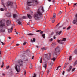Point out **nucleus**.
Returning a JSON list of instances; mask_svg holds the SVG:
<instances>
[{"label": "nucleus", "instance_id": "f257e3e1", "mask_svg": "<svg viewBox=\"0 0 77 77\" xmlns=\"http://www.w3.org/2000/svg\"><path fill=\"white\" fill-rule=\"evenodd\" d=\"M44 8L42 6H41L38 9L36 13L34 14V17L35 20H39L41 17V16H42L43 14L42 13L44 12Z\"/></svg>", "mask_w": 77, "mask_h": 77}, {"label": "nucleus", "instance_id": "f03ea898", "mask_svg": "<svg viewBox=\"0 0 77 77\" xmlns=\"http://www.w3.org/2000/svg\"><path fill=\"white\" fill-rule=\"evenodd\" d=\"M18 65H16L15 67V69L17 72H19L20 71V66H23V61L21 60H19L18 61Z\"/></svg>", "mask_w": 77, "mask_h": 77}, {"label": "nucleus", "instance_id": "7ed1b4c3", "mask_svg": "<svg viewBox=\"0 0 77 77\" xmlns=\"http://www.w3.org/2000/svg\"><path fill=\"white\" fill-rule=\"evenodd\" d=\"M27 3L28 6H32L35 5L36 4H38L39 2L37 0H27Z\"/></svg>", "mask_w": 77, "mask_h": 77}, {"label": "nucleus", "instance_id": "20e7f679", "mask_svg": "<svg viewBox=\"0 0 77 77\" xmlns=\"http://www.w3.org/2000/svg\"><path fill=\"white\" fill-rule=\"evenodd\" d=\"M60 48L59 46H57L55 49V50L54 51V56H55V55H57L58 53L60 52Z\"/></svg>", "mask_w": 77, "mask_h": 77}, {"label": "nucleus", "instance_id": "39448f33", "mask_svg": "<svg viewBox=\"0 0 77 77\" xmlns=\"http://www.w3.org/2000/svg\"><path fill=\"white\" fill-rule=\"evenodd\" d=\"M47 62H45L44 64L43 65V68L42 69V71L41 73L42 76L44 75V72L45 71L46 68H47Z\"/></svg>", "mask_w": 77, "mask_h": 77}, {"label": "nucleus", "instance_id": "423d86ee", "mask_svg": "<svg viewBox=\"0 0 77 77\" xmlns=\"http://www.w3.org/2000/svg\"><path fill=\"white\" fill-rule=\"evenodd\" d=\"M51 53L47 54L45 55V57L46 59H47V60H50V58H51Z\"/></svg>", "mask_w": 77, "mask_h": 77}, {"label": "nucleus", "instance_id": "0eeeda50", "mask_svg": "<svg viewBox=\"0 0 77 77\" xmlns=\"http://www.w3.org/2000/svg\"><path fill=\"white\" fill-rule=\"evenodd\" d=\"M4 27H5V23L3 22V20L0 21V27L3 28Z\"/></svg>", "mask_w": 77, "mask_h": 77}, {"label": "nucleus", "instance_id": "6e6552de", "mask_svg": "<svg viewBox=\"0 0 77 77\" xmlns=\"http://www.w3.org/2000/svg\"><path fill=\"white\" fill-rule=\"evenodd\" d=\"M13 5V2L11 1H8L6 3V5L7 6H12Z\"/></svg>", "mask_w": 77, "mask_h": 77}, {"label": "nucleus", "instance_id": "1a4fd4ad", "mask_svg": "<svg viewBox=\"0 0 77 77\" xmlns=\"http://www.w3.org/2000/svg\"><path fill=\"white\" fill-rule=\"evenodd\" d=\"M66 40V39L65 38H63L62 40H58L57 41L58 43H60V44H63V42L62 41H65Z\"/></svg>", "mask_w": 77, "mask_h": 77}, {"label": "nucleus", "instance_id": "9d476101", "mask_svg": "<svg viewBox=\"0 0 77 77\" xmlns=\"http://www.w3.org/2000/svg\"><path fill=\"white\" fill-rule=\"evenodd\" d=\"M52 68V66H48V70L47 71V74H49V72H50V71L51 70V69Z\"/></svg>", "mask_w": 77, "mask_h": 77}, {"label": "nucleus", "instance_id": "9b49d317", "mask_svg": "<svg viewBox=\"0 0 77 77\" xmlns=\"http://www.w3.org/2000/svg\"><path fill=\"white\" fill-rule=\"evenodd\" d=\"M22 19L21 18H20L16 20V21H18V24H19V25H21V23H22V22H21V20Z\"/></svg>", "mask_w": 77, "mask_h": 77}, {"label": "nucleus", "instance_id": "f8f14e48", "mask_svg": "<svg viewBox=\"0 0 77 77\" xmlns=\"http://www.w3.org/2000/svg\"><path fill=\"white\" fill-rule=\"evenodd\" d=\"M75 17L76 18H75L74 19V20L73 21V24H76V23H77V14H76Z\"/></svg>", "mask_w": 77, "mask_h": 77}, {"label": "nucleus", "instance_id": "ddd939ff", "mask_svg": "<svg viewBox=\"0 0 77 77\" xmlns=\"http://www.w3.org/2000/svg\"><path fill=\"white\" fill-rule=\"evenodd\" d=\"M0 32L1 33H4L5 32V29L3 28L0 29Z\"/></svg>", "mask_w": 77, "mask_h": 77}, {"label": "nucleus", "instance_id": "4468645a", "mask_svg": "<svg viewBox=\"0 0 77 77\" xmlns=\"http://www.w3.org/2000/svg\"><path fill=\"white\" fill-rule=\"evenodd\" d=\"M13 29V27H11V29H8L9 33H10V32H12Z\"/></svg>", "mask_w": 77, "mask_h": 77}, {"label": "nucleus", "instance_id": "2eb2a0df", "mask_svg": "<svg viewBox=\"0 0 77 77\" xmlns=\"http://www.w3.org/2000/svg\"><path fill=\"white\" fill-rule=\"evenodd\" d=\"M6 24L8 26H9V25L11 24V21L7 20L6 22Z\"/></svg>", "mask_w": 77, "mask_h": 77}, {"label": "nucleus", "instance_id": "dca6fc26", "mask_svg": "<svg viewBox=\"0 0 77 77\" xmlns=\"http://www.w3.org/2000/svg\"><path fill=\"white\" fill-rule=\"evenodd\" d=\"M62 31H57L56 32V34L57 35H60L61 33H62Z\"/></svg>", "mask_w": 77, "mask_h": 77}, {"label": "nucleus", "instance_id": "f3484780", "mask_svg": "<svg viewBox=\"0 0 77 77\" xmlns=\"http://www.w3.org/2000/svg\"><path fill=\"white\" fill-rule=\"evenodd\" d=\"M27 15L28 18H29V19H31L32 16L31 15H30V14H27Z\"/></svg>", "mask_w": 77, "mask_h": 77}, {"label": "nucleus", "instance_id": "a211bd4d", "mask_svg": "<svg viewBox=\"0 0 77 77\" xmlns=\"http://www.w3.org/2000/svg\"><path fill=\"white\" fill-rule=\"evenodd\" d=\"M36 41V39L35 38H33V39H31V42L33 43L35 42Z\"/></svg>", "mask_w": 77, "mask_h": 77}, {"label": "nucleus", "instance_id": "6ab92c4d", "mask_svg": "<svg viewBox=\"0 0 77 77\" xmlns=\"http://www.w3.org/2000/svg\"><path fill=\"white\" fill-rule=\"evenodd\" d=\"M72 66H70L69 69L67 70V71H68V72H69V71H71V70L72 69Z\"/></svg>", "mask_w": 77, "mask_h": 77}, {"label": "nucleus", "instance_id": "aec40b11", "mask_svg": "<svg viewBox=\"0 0 77 77\" xmlns=\"http://www.w3.org/2000/svg\"><path fill=\"white\" fill-rule=\"evenodd\" d=\"M14 18H17V15L16 14H13Z\"/></svg>", "mask_w": 77, "mask_h": 77}, {"label": "nucleus", "instance_id": "412c9836", "mask_svg": "<svg viewBox=\"0 0 77 77\" xmlns=\"http://www.w3.org/2000/svg\"><path fill=\"white\" fill-rule=\"evenodd\" d=\"M41 49L42 50H47V48H45V47H43L42 48H41Z\"/></svg>", "mask_w": 77, "mask_h": 77}, {"label": "nucleus", "instance_id": "4be33fe9", "mask_svg": "<svg viewBox=\"0 0 77 77\" xmlns=\"http://www.w3.org/2000/svg\"><path fill=\"white\" fill-rule=\"evenodd\" d=\"M56 17V14L55 13H54L52 17V18H55Z\"/></svg>", "mask_w": 77, "mask_h": 77}, {"label": "nucleus", "instance_id": "5701e85b", "mask_svg": "<svg viewBox=\"0 0 77 77\" xmlns=\"http://www.w3.org/2000/svg\"><path fill=\"white\" fill-rule=\"evenodd\" d=\"M52 60H53L54 62L55 61V60H56V57H54L51 59Z\"/></svg>", "mask_w": 77, "mask_h": 77}, {"label": "nucleus", "instance_id": "b1692460", "mask_svg": "<svg viewBox=\"0 0 77 77\" xmlns=\"http://www.w3.org/2000/svg\"><path fill=\"white\" fill-rule=\"evenodd\" d=\"M53 63L52 62H51L50 63V65H49L50 66H52V67L53 66Z\"/></svg>", "mask_w": 77, "mask_h": 77}, {"label": "nucleus", "instance_id": "393cba45", "mask_svg": "<svg viewBox=\"0 0 77 77\" xmlns=\"http://www.w3.org/2000/svg\"><path fill=\"white\" fill-rule=\"evenodd\" d=\"M4 62H2V64L1 65V68H3V66H4Z\"/></svg>", "mask_w": 77, "mask_h": 77}, {"label": "nucleus", "instance_id": "a878e982", "mask_svg": "<svg viewBox=\"0 0 77 77\" xmlns=\"http://www.w3.org/2000/svg\"><path fill=\"white\" fill-rule=\"evenodd\" d=\"M51 45L52 46V47H54L56 45V44L55 43H52Z\"/></svg>", "mask_w": 77, "mask_h": 77}, {"label": "nucleus", "instance_id": "bb28decb", "mask_svg": "<svg viewBox=\"0 0 77 77\" xmlns=\"http://www.w3.org/2000/svg\"><path fill=\"white\" fill-rule=\"evenodd\" d=\"M42 57H41L40 59V62L41 63H42Z\"/></svg>", "mask_w": 77, "mask_h": 77}, {"label": "nucleus", "instance_id": "cd10ccee", "mask_svg": "<svg viewBox=\"0 0 77 77\" xmlns=\"http://www.w3.org/2000/svg\"><path fill=\"white\" fill-rule=\"evenodd\" d=\"M48 2H51V1H52L53 3H54V2H55V1L54 0H48Z\"/></svg>", "mask_w": 77, "mask_h": 77}, {"label": "nucleus", "instance_id": "c85d7f7f", "mask_svg": "<svg viewBox=\"0 0 77 77\" xmlns=\"http://www.w3.org/2000/svg\"><path fill=\"white\" fill-rule=\"evenodd\" d=\"M22 18L23 19H26L27 17L25 16H24L22 17Z\"/></svg>", "mask_w": 77, "mask_h": 77}, {"label": "nucleus", "instance_id": "c756f323", "mask_svg": "<svg viewBox=\"0 0 77 77\" xmlns=\"http://www.w3.org/2000/svg\"><path fill=\"white\" fill-rule=\"evenodd\" d=\"M33 77H36V74L34 73L33 75H32Z\"/></svg>", "mask_w": 77, "mask_h": 77}, {"label": "nucleus", "instance_id": "7c9ffc66", "mask_svg": "<svg viewBox=\"0 0 77 77\" xmlns=\"http://www.w3.org/2000/svg\"><path fill=\"white\" fill-rule=\"evenodd\" d=\"M42 36L43 37V38H45V34H42Z\"/></svg>", "mask_w": 77, "mask_h": 77}, {"label": "nucleus", "instance_id": "2f4dec72", "mask_svg": "<svg viewBox=\"0 0 77 77\" xmlns=\"http://www.w3.org/2000/svg\"><path fill=\"white\" fill-rule=\"evenodd\" d=\"M28 35H30L31 36H32L34 35V34H32V33L28 34Z\"/></svg>", "mask_w": 77, "mask_h": 77}, {"label": "nucleus", "instance_id": "473e14b6", "mask_svg": "<svg viewBox=\"0 0 77 77\" xmlns=\"http://www.w3.org/2000/svg\"><path fill=\"white\" fill-rule=\"evenodd\" d=\"M62 12L61 11H60L59 13V15H61V14H62Z\"/></svg>", "mask_w": 77, "mask_h": 77}, {"label": "nucleus", "instance_id": "72a5a7b5", "mask_svg": "<svg viewBox=\"0 0 77 77\" xmlns=\"http://www.w3.org/2000/svg\"><path fill=\"white\" fill-rule=\"evenodd\" d=\"M71 57H72L71 56L69 57V60H71Z\"/></svg>", "mask_w": 77, "mask_h": 77}, {"label": "nucleus", "instance_id": "f704fd0d", "mask_svg": "<svg viewBox=\"0 0 77 77\" xmlns=\"http://www.w3.org/2000/svg\"><path fill=\"white\" fill-rule=\"evenodd\" d=\"M1 3H2V5H3V6H4V7H5V4H4V2H2Z\"/></svg>", "mask_w": 77, "mask_h": 77}, {"label": "nucleus", "instance_id": "c9c22d12", "mask_svg": "<svg viewBox=\"0 0 77 77\" xmlns=\"http://www.w3.org/2000/svg\"><path fill=\"white\" fill-rule=\"evenodd\" d=\"M68 64L67 63V64H66V65H65L64 66V67L65 68H66V66H67V65H68Z\"/></svg>", "mask_w": 77, "mask_h": 77}, {"label": "nucleus", "instance_id": "e433bc0d", "mask_svg": "<svg viewBox=\"0 0 77 77\" xmlns=\"http://www.w3.org/2000/svg\"><path fill=\"white\" fill-rule=\"evenodd\" d=\"M70 28H71V26H69L67 28V30H69V29H70Z\"/></svg>", "mask_w": 77, "mask_h": 77}, {"label": "nucleus", "instance_id": "4c0bfd02", "mask_svg": "<svg viewBox=\"0 0 77 77\" xmlns=\"http://www.w3.org/2000/svg\"><path fill=\"white\" fill-rule=\"evenodd\" d=\"M1 44H2V45H5V43H3V42H1Z\"/></svg>", "mask_w": 77, "mask_h": 77}, {"label": "nucleus", "instance_id": "58836bf2", "mask_svg": "<svg viewBox=\"0 0 77 77\" xmlns=\"http://www.w3.org/2000/svg\"><path fill=\"white\" fill-rule=\"evenodd\" d=\"M29 68H30V69H32V65H30V66L29 67Z\"/></svg>", "mask_w": 77, "mask_h": 77}, {"label": "nucleus", "instance_id": "ea45409f", "mask_svg": "<svg viewBox=\"0 0 77 77\" xmlns=\"http://www.w3.org/2000/svg\"><path fill=\"white\" fill-rule=\"evenodd\" d=\"M0 10L1 11H4V9H3L2 8H1L0 9Z\"/></svg>", "mask_w": 77, "mask_h": 77}, {"label": "nucleus", "instance_id": "a19ab883", "mask_svg": "<svg viewBox=\"0 0 77 77\" xmlns=\"http://www.w3.org/2000/svg\"><path fill=\"white\" fill-rule=\"evenodd\" d=\"M75 68H73L72 69V71H75Z\"/></svg>", "mask_w": 77, "mask_h": 77}, {"label": "nucleus", "instance_id": "79ce46f5", "mask_svg": "<svg viewBox=\"0 0 77 77\" xmlns=\"http://www.w3.org/2000/svg\"><path fill=\"white\" fill-rule=\"evenodd\" d=\"M43 32H44L43 31H42L40 32V34H42L43 33Z\"/></svg>", "mask_w": 77, "mask_h": 77}, {"label": "nucleus", "instance_id": "37998d69", "mask_svg": "<svg viewBox=\"0 0 77 77\" xmlns=\"http://www.w3.org/2000/svg\"><path fill=\"white\" fill-rule=\"evenodd\" d=\"M63 75H64L65 74V71H63L62 72Z\"/></svg>", "mask_w": 77, "mask_h": 77}, {"label": "nucleus", "instance_id": "c03bdc74", "mask_svg": "<svg viewBox=\"0 0 77 77\" xmlns=\"http://www.w3.org/2000/svg\"><path fill=\"white\" fill-rule=\"evenodd\" d=\"M54 21H55V20H53L52 21V22L53 23H54Z\"/></svg>", "mask_w": 77, "mask_h": 77}, {"label": "nucleus", "instance_id": "a18cd8bd", "mask_svg": "<svg viewBox=\"0 0 77 77\" xmlns=\"http://www.w3.org/2000/svg\"><path fill=\"white\" fill-rule=\"evenodd\" d=\"M49 41H53V38L49 39Z\"/></svg>", "mask_w": 77, "mask_h": 77}, {"label": "nucleus", "instance_id": "49530a36", "mask_svg": "<svg viewBox=\"0 0 77 77\" xmlns=\"http://www.w3.org/2000/svg\"><path fill=\"white\" fill-rule=\"evenodd\" d=\"M36 32H41V30H38L36 31Z\"/></svg>", "mask_w": 77, "mask_h": 77}, {"label": "nucleus", "instance_id": "de8ad7c7", "mask_svg": "<svg viewBox=\"0 0 77 77\" xmlns=\"http://www.w3.org/2000/svg\"><path fill=\"white\" fill-rule=\"evenodd\" d=\"M27 44V43L26 42H24L23 43V45H26Z\"/></svg>", "mask_w": 77, "mask_h": 77}, {"label": "nucleus", "instance_id": "09e8293b", "mask_svg": "<svg viewBox=\"0 0 77 77\" xmlns=\"http://www.w3.org/2000/svg\"><path fill=\"white\" fill-rule=\"evenodd\" d=\"M9 68V66H8L7 67H6V69H8Z\"/></svg>", "mask_w": 77, "mask_h": 77}, {"label": "nucleus", "instance_id": "8fccbe9b", "mask_svg": "<svg viewBox=\"0 0 77 77\" xmlns=\"http://www.w3.org/2000/svg\"><path fill=\"white\" fill-rule=\"evenodd\" d=\"M57 71H58L59 70V67H57V69H56Z\"/></svg>", "mask_w": 77, "mask_h": 77}, {"label": "nucleus", "instance_id": "3c124183", "mask_svg": "<svg viewBox=\"0 0 77 77\" xmlns=\"http://www.w3.org/2000/svg\"><path fill=\"white\" fill-rule=\"evenodd\" d=\"M24 75H26V71H25V72L24 73Z\"/></svg>", "mask_w": 77, "mask_h": 77}, {"label": "nucleus", "instance_id": "603ef678", "mask_svg": "<svg viewBox=\"0 0 77 77\" xmlns=\"http://www.w3.org/2000/svg\"><path fill=\"white\" fill-rule=\"evenodd\" d=\"M18 45H19V44H16V46H17V47H18Z\"/></svg>", "mask_w": 77, "mask_h": 77}, {"label": "nucleus", "instance_id": "864d4df0", "mask_svg": "<svg viewBox=\"0 0 77 77\" xmlns=\"http://www.w3.org/2000/svg\"><path fill=\"white\" fill-rule=\"evenodd\" d=\"M76 4H77V3H75L74 4V6H76Z\"/></svg>", "mask_w": 77, "mask_h": 77}, {"label": "nucleus", "instance_id": "5fc2aeb1", "mask_svg": "<svg viewBox=\"0 0 77 77\" xmlns=\"http://www.w3.org/2000/svg\"><path fill=\"white\" fill-rule=\"evenodd\" d=\"M60 24V23H59L57 25H56V27H57V26H59V25Z\"/></svg>", "mask_w": 77, "mask_h": 77}, {"label": "nucleus", "instance_id": "6e6d98bb", "mask_svg": "<svg viewBox=\"0 0 77 77\" xmlns=\"http://www.w3.org/2000/svg\"><path fill=\"white\" fill-rule=\"evenodd\" d=\"M15 33H16V34H17V35H18V32H17L16 31H15Z\"/></svg>", "mask_w": 77, "mask_h": 77}, {"label": "nucleus", "instance_id": "4d7b16f0", "mask_svg": "<svg viewBox=\"0 0 77 77\" xmlns=\"http://www.w3.org/2000/svg\"><path fill=\"white\" fill-rule=\"evenodd\" d=\"M54 39H56V37H55V36H54V38H53Z\"/></svg>", "mask_w": 77, "mask_h": 77}, {"label": "nucleus", "instance_id": "13d9d810", "mask_svg": "<svg viewBox=\"0 0 77 77\" xmlns=\"http://www.w3.org/2000/svg\"><path fill=\"white\" fill-rule=\"evenodd\" d=\"M32 59H33V58H34V56H32Z\"/></svg>", "mask_w": 77, "mask_h": 77}, {"label": "nucleus", "instance_id": "bf43d9fd", "mask_svg": "<svg viewBox=\"0 0 77 77\" xmlns=\"http://www.w3.org/2000/svg\"><path fill=\"white\" fill-rule=\"evenodd\" d=\"M9 39H11V38L10 37H8Z\"/></svg>", "mask_w": 77, "mask_h": 77}, {"label": "nucleus", "instance_id": "052dcab7", "mask_svg": "<svg viewBox=\"0 0 77 77\" xmlns=\"http://www.w3.org/2000/svg\"><path fill=\"white\" fill-rule=\"evenodd\" d=\"M43 60H45V58H44L43 59Z\"/></svg>", "mask_w": 77, "mask_h": 77}, {"label": "nucleus", "instance_id": "680f3d73", "mask_svg": "<svg viewBox=\"0 0 77 77\" xmlns=\"http://www.w3.org/2000/svg\"><path fill=\"white\" fill-rule=\"evenodd\" d=\"M4 76V75H5V74H4V73H3L2 74Z\"/></svg>", "mask_w": 77, "mask_h": 77}, {"label": "nucleus", "instance_id": "e2e57ef3", "mask_svg": "<svg viewBox=\"0 0 77 77\" xmlns=\"http://www.w3.org/2000/svg\"><path fill=\"white\" fill-rule=\"evenodd\" d=\"M5 29H7L8 28V27L7 26H5Z\"/></svg>", "mask_w": 77, "mask_h": 77}, {"label": "nucleus", "instance_id": "0e129e2a", "mask_svg": "<svg viewBox=\"0 0 77 77\" xmlns=\"http://www.w3.org/2000/svg\"><path fill=\"white\" fill-rule=\"evenodd\" d=\"M66 29V27H63V29Z\"/></svg>", "mask_w": 77, "mask_h": 77}, {"label": "nucleus", "instance_id": "69168bd1", "mask_svg": "<svg viewBox=\"0 0 77 77\" xmlns=\"http://www.w3.org/2000/svg\"><path fill=\"white\" fill-rule=\"evenodd\" d=\"M1 2H3V0H1Z\"/></svg>", "mask_w": 77, "mask_h": 77}, {"label": "nucleus", "instance_id": "338daca9", "mask_svg": "<svg viewBox=\"0 0 77 77\" xmlns=\"http://www.w3.org/2000/svg\"><path fill=\"white\" fill-rule=\"evenodd\" d=\"M58 67V68H60L61 67V66H60Z\"/></svg>", "mask_w": 77, "mask_h": 77}, {"label": "nucleus", "instance_id": "774afa93", "mask_svg": "<svg viewBox=\"0 0 77 77\" xmlns=\"http://www.w3.org/2000/svg\"><path fill=\"white\" fill-rule=\"evenodd\" d=\"M36 47H37V48H39V46H36Z\"/></svg>", "mask_w": 77, "mask_h": 77}]
</instances>
